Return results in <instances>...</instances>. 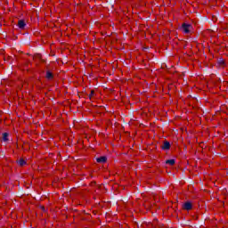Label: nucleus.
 I'll list each match as a JSON object with an SVG mask.
<instances>
[{
  "mask_svg": "<svg viewBox=\"0 0 228 228\" xmlns=\"http://www.w3.org/2000/svg\"><path fill=\"white\" fill-rule=\"evenodd\" d=\"M182 29H183V33L188 34V33H190V31L191 29V26L190 24L184 23L182 26Z\"/></svg>",
  "mask_w": 228,
  "mask_h": 228,
  "instance_id": "nucleus-1",
  "label": "nucleus"
},
{
  "mask_svg": "<svg viewBox=\"0 0 228 228\" xmlns=\"http://www.w3.org/2000/svg\"><path fill=\"white\" fill-rule=\"evenodd\" d=\"M191 208H193V204H191V202H190V201H186L183 204V209H186L187 211H190V209H191Z\"/></svg>",
  "mask_w": 228,
  "mask_h": 228,
  "instance_id": "nucleus-2",
  "label": "nucleus"
},
{
  "mask_svg": "<svg viewBox=\"0 0 228 228\" xmlns=\"http://www.w3.org/2000/svg\"><path fill=\"white\" fill-rule=\"evenodd\" d=\"M18 26L20 29H24V28H26V22L22 20H20L18 22Z\"/></svg>",
  "mask_w": 228,
  "mask_h": 228,
  "instance_id": "nucleus-3",
  "label": "nucleus"
},
{
  "mask_svg": "<svg viewBox=\"0 0 228 228\" xmlns=\"http://www.w3.org/2000/svg\"><path fill=\"white\" fill-rule=\"evenodd\" d=\"M162 149L164 151H168V149H170V142L168 141L164 142V144L162 145Z\"/></svg>",
  "mask_w": 228,
  "mask_h": 228,
  "instance_id": "nucleus-4",
  "label": "nucleus"
},
{
  "mask_svg": "<svg viewBox=\"0 0 228 228\" xmlns=\"http://www.w3.org/2000/svg\"><path fill=\"white\" fill-rule=\"evenodd\" d=\"M106 157H100L96 159L97 163H106Z\"/></svg>",
  "mask_w": 228,
  "mask_h": 228,
  "instance_id": "nucleus-5",
  "label": "nucleus"
},
{
  "mask_svg": "<svg viewBox=\"0 0 228 228\" xmlns=\"http://www.w3.org/2000/svg\"><path fill=\"white\" fill-rule=\"evenodd\" d=\"M18 165H20V167H24V165H26V160H24L23 159H20L17 161Z\"/></svg>",
  "mask_w": 228,
  "mask_h": 228,
  "instance_id": "nucleus-6",
  "label": "nucleus"
},
{
  "mask_svg": "<svg viewBox=\"0 0 228 228\" xmlns=\"http://www.w3.org/2000/svg\"><path fill=\"white\" fill-rule=\"evenodd\" d=\"M53 76L51 71H46V79H53Z\"/></svg>",
  "mask_w": 228,
  "mask_h": 228,
  "instance_id": "nucleus-7",
  "label": "nucleus"
},
{
  "mask_svg": "<svg viewBox=\"0 0 228 228\" xmlns=\"http://www.w3.org/2000/svg\"><path fill=\"white\" fill-rule=\"evenodd\" d=\"M167 165H175V159H167L166 161Z\"/></svg>",
  "mask_w": 228,
  "mask_h": 228,
  "instance_id": "nucleus-8",
  "label": "nucleus"
},
{
  "mask_svg": "<svg viewBox=\"0 0 228 228\" xmlns=\"http://www.w3.org/2000/svg\"><path fill=\"white\" fill-rule=\"evenodd\" d=\"M3 140H4V142H8V133L3 134Z\"/></svg>",
  "mask_w": 228,
  "mask_h": 228,
  "instance_id": "nucleus-9",
  "label": "nucleus"
},
{
  "mask_svg": "<svg viewBox=\"0 0 228 228\" xmlns=\"http://www.w3.org/2000/svg\"><path fill=\"white\" fill-rule=\"evenodd\" d=\"M91 95H94V91L91 92Z\"/></svg>",
  "mask_w": 228,
  "mask_h": 228,
  "instance_id": "nucleus-10",
  "label": "nucleus"
}]
</instances>
